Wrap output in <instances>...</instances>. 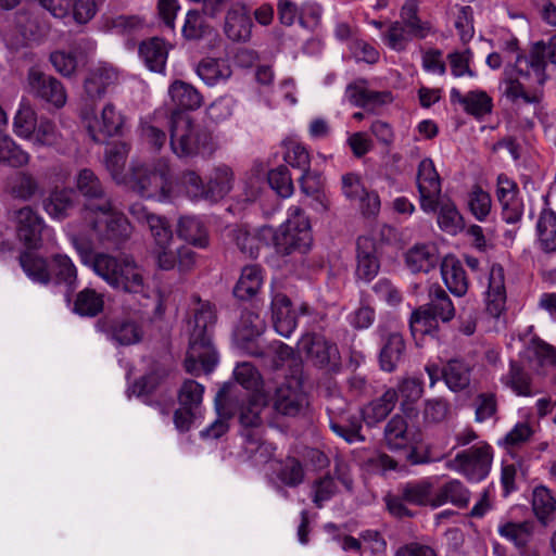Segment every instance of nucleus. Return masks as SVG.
I'll use <instances>...</instances> for the list:
<instances>
[{
	"label": "nucleus",
	"mask_w": 556,
	"mask_h": 556,
	"mask_svg": "<svg viewBox=\"0 0 556 556\" xmlns=\"http://www.w3.org/2000/svg\"><path fill=\"white\" fill-rule=\"evenodd\" d=\"M217 315L208 302L198 301L193 316L188 321L189 343L185 369L193 376L210 374L218 364V353L213 342V330Z\"/></svg>",
	"instance_id": "f257e3e1"
},
{
	"label": "nucleus",
	"mask_w": 556,
	"mask_h": 556,
	"mask_svg": "<svg viewBox=\"0 0 556 556\" xmlns=\"http://www.w3.org/2000/svg\"><path fill=\"white\" fill-rule=\"evenodd\" d=\"M83 218L92 238L101 245L119 249L132 235L131 224L122 212L113 207L110 200L99 205H86Z\"/></svg>",
	"instance_id": "f03ea898"
},
{
	"label": "nucleus",
	"mask_w": 556,
	"mask_h": 556,
	"mask_svg": "<svg viewBox=\"0 0 556 556\" xmlns=\"http://www.w3.org/2000/svg\"><path fill=\"white\" fill-rule=\"evenodd\" d=\"M260 233L263 238H269V242L278 253L286 255L294 251H307L313 241L311 223L298 206L288 210L287 220L277 230L270 226H264L260 229Z\"/></svg>",
	"instance_id": "7ed1b4c3"
},
{
	"label": "nucleus",
	"mask_w": 556,
	"mask_h": 556,
	"mask_svg": "<svg viewBox=\"0 0 556 556\" xmlns=\"http://www.w3.org/2000/svg\"><path fill=\"white\" fill-rule=\"evenodd\" d=\"M169 131L170 149L178 157L195 156L208 149L210 135L185 113H172Z\"/></svg>",
	"instance_id": "20e7f679"
},
{
	"label": "nucleus",
	"mask_w": 556,
	"mask_h": 556,
	"mask_svg": "<svg viewBox=\"0 0 556 556\" xmlns=\"http://www.w3.org/2000/svg\"><path fill=\"white\" fill-rule=\"evenodd\" d=\"M71 242L81 264L91 268L97 276L112 288L118 282V274L126 261L131 257L129 255L114 256L104 252H96L92 240L78 233L71 235Z\"/></svg>",
	"instance_id": "39448f33"
},
{
	"label": "nucleus",
	"mask_w": 556,
	"mask_h": 556,
	"mask_svg": "<svg viewBox=\"0 0 556 556\" xmlns=\"http://www.w3.org/2000/svg\"><path fill=\"white\" fill-rule=\"evenodd\" d=\"M131 187L143 198L168 199L174 188L168 161L160 159L153 164L135 167Z\"/></svg>",
	"instance_id": "423d86ee"
},
{
	"label": "nucleus",
	"mask_w": 556,
	"mask_h": 556,
	"mask_svg": "<svg viewBox=\"0 0 556 556\" xmlns=\"http://www.w3.org/2000/svg\"><path fill=\"white\" fill-rule=\"evenodd\" d=\"M80 117L94 142H104L110 137L122 135L126 124L124 114L112 102L105 103L100 114L86 103Z\"/></svg>",
	"instance_id": "0eeeda50"
},
{
	"label": "nucleus",
	"mask_w": 556,
	"mask_h": 556,
	"mask_svg": "<svg viewBox=\"0 0 556 556\" xmlns=\"http://www.w3.org/2000/svg\"><path fill=\"white\" fill-rule=\"evenodd\" d=\"M493 450L485 442L464 450L453 459L445 463L447 469L464 475L469 481L479 482L486 478L491 470Z\"/></svg>",
	"instance_id": "6e6552de"
},
{
	"label": "nucleus",
	"mask_w": 556,
	"mask_h": 556,
	"mask_svg": "<svg viewBox=\"0 0 556 556\" xmlns=\"http://www.w3.org/2000/svg\"><path fill=\"white\" fill-rule=\"evenodd\" d=\"M25 89L34 98L56 109L63 108L67 101L62 83L35 66L28 70Z\"/></svg>",
	"instance_id": "1a4fd4ad"
},
{
	"label": "nucleus",
	"mask_w": 556,
	"mask_h": 556,
	"mask_svg": "<svg viewBox=\"0 0 556 556\" xmlns=\"http://www.w3.org/2000/svg\"><path fill=\"white\" fill-rule=\"evenodd\" d=\"M547 60L556 64V37L551 38L548 43L543 41L535 42L530 51L529 56H517L516 68L526 79L531 78L533 73V81L539 86H543L546 80L545 67Z\"/></svg>",
	"instance_id": "9d476101"
},
{
	"label": "nucleus",
	"mask_w": 556,
	"mask_h": 556,
	"mask_svg": "<svg viewBox=\"0 0 556 556\" xmlns=\"http://www.w3.org/2000/svg\"><path fill=\"white\" fill-rule=\"evenodd\" d=\"M416 184L419 192L420 208L425 213H434L441 194V177L430 157H424L417 166Z\"/></svg>",
	"instance_id": "9b49d317"
},
{
	"label": "nucleus",
	"mask_w": 556,
	"mask_h": 556,
	"mask_svg": "<svg viewBox=\"0 0 556 556\" xmlns=\"http://www.w3.org/2000/svg\"><path fill=\"white\" fill-rule=\"evenodd\" d=\"M265 327V321L258 314L243 311L233 332L237 348L248 355L262 356L263 348L257 340Z\"/></svg>",
	"instance_id": "f8f14e48"
},
{
	"label": "nucleus",
	"mask_w": 556,
	"mask_h": 556,
	"mask_svg": "<svg viewBox=\"0 0 556 556\" xmlns=\"http://www.w3.org/2000/svg\"><path fill=\"white\" fill-rule=\"evenodd\" d=\"M11 220L15 226L17 237L28 248H37L45 227L42 217L31 206H23L12 211Z\"/></svg>",
	"instance_id": "ddd939ff"
},
{
	"label": "nucleus",
	"mask_w": 556,
	"mask_h": 556,
	"mask_svg": "<svg viewBox=\"0 0 556 556\" xmlns=\"http://www.w3.org/2000/svg\"><path fill=\"white\" fill-rule=\"evenodd\" d=\"M531 78L526 79L521 73L516 68V61L514 65L506 66L505 78L503 80V94L511 102L522 100L526 103H538L540 96L533 91L535 87H540L533 81L532 70L529 68Z\"/></svg>",
	"instance_id": "4468645a"
},
{
	"label": "nucleus",
	"mask_w": 556,
	"mask_h": 556,
	"mask_svg": "<svg viewBox=\"0 0 556 556\" xmlns=\"http://www.w3.org/2000/svg\"><path fill=\"white\" fill-rule=\"evenodd\" d=\"M299 353L319 367H325L339 358L336 344L317 333L304 334L298 343Z\"/></svg>",
	"instance_id": "2eb2a0df"
},
{
	"label": "nucleus",
	"mask_w": 556,
	"mask_h": 556,
	"mask_svg": "<svg viewBox=\"0 0 556 556\" xmlns=\"http://www.w3.org/2000/svg\"><path fill=\"white\" fill-rule=\"evenodd\" d=\"M228 390V397L232 401L233 415L238 412L239 421L244 429L258 428L262 425L261 413L268 404L267 393L248 394L245 400H239L231 395V388Z\"/></svg>",
	"instance_id": "dca6fc26"
},
{
	"label": "nucleus",
	"mask_w": 556,
	"mask_h": 556,
	"mask_svg": "<svg viewBox=\"0 0 556 556\" xmlns=\"http://www.w3.org/2000/svg\"><path fill=\"white\" fill-rule=\"evenodd\" d=\"M118 80L119 73L113 65L99 63L88 71L84 81L85 96L88 100L101 99Z\"/></svg>",
	"instance_id": "f3484780"
},
{
	"label": "nucleus",
	"mask_w": 556,
	"mask_h": 556,
	"mask_svg": "<svg viewBox=\"0 0 556 556\" xmlns=\"http://www.w3.org/2000/svg\"><path fill=\"white\" fill-rule=\"evenodd\" d=\"M306 405V396L298 380H288L277 388L274 397V407L279 414L296 416Z\"/></svg>",
	"instance_id": "a211bd4d"
},
{
	"label": "nucleus",
	"mask_w": 556,
	"mask_h": 556,
	"mask_svg": "<svg viewBox=\"0 0 556 556\" xmlns=\"http://www.w3.org/2000/svg\"><path fill=\"white\" fill-rule=\"evenodd\" d=\"M4 191L14 200L30 202L43 194L38 178L29 170H17L7 178Z\"/></svg>",
	"instance_id": "6ab92c4d"
},
{
	"label": "nucleus",
	"mask_w": 556,
	"mask_h": 556,
	"mask_svg": "<svg viewBox=\"0 0 556 556\" xmlns=\"http://www.w3.org/2000/svg\"><path fill=\"white\" fill-rule=\"evenodd\" d=\"M486 311L498 318L506 308L505 271L500 264H493L488 275L485 291Z\"/></svg>",
	"instance_id": "aec40b11"
},
{
	"label": "nucleus",
	"mask_w": 556,
	"mask_h": 556,
	"mask_svg": "<svg viewBox=\"0 0 556 556\" xmlns=\"http://www.w3.org/2000/svg\"><path fill=\"white\" fill-rule=\"evenodd\" d=\"M253 23L249 10L243 3H233L227 11L224 31L236 42H245L251 38Z\"/></svg>",
	"instance_id": "412c9836"
},
{
	"label": "nucleus",
	"mask_w": 556,
	"mask_h": 556,
	"mask_svg": "<svg viewBox=\"0 0 556 556\" xmlns=\"http://www.w3.org/2000/svg\"><path fill=\"white\" fill-rule=\"evenodd\" d=\"M104 332L116 345L127 346L139 343L143 338L142 327L130 317H119L105 324Z\"/></svg>",
	"instance_id": "4be33fe9"
},
{
	"label": "nucleus",
	"mask_w": 556,
	"mask_h": 556,
	"mask_svg": "<svg viewBox=\"0 0 556 556\" xmlns=\"http://www.w3.org/2000/svg\"><path fill=\"white\" fill-rule=\"evenodd\" d=\"M273 324L276 332L289 338L298 326L296 313L291 307L290 299L282 293H276L271 300Z\"/></svg>",
	"instance_id": "5701e85b"
},
{
	"label": "nucleus",
	"mask_w": 556,
	"mask_h": 556,
	"mask_svg": "<svg viewBox=\"0 0 556 556\" xmlns=\"http://www.w3.org/2000/svg\"><path fill=\"white\" fill-rule=\"evenodd\" d=\"M356 276L364 281L372 280L380 268L376 254V243L370 237L362 236L357 239Z\"/></svg>",
	"instance_id": "b1692460"
},
{
	"label": "nucleus",
	"mask_w": 556,
	"mask_h": 556,
	"mask_svg": "<svg viewBox=\"0 0 556 556\" xmlns=\"http://www.w3.org/2000/svg\"><path fill=\"white\" fill-rule=\"evenodd\" d=\"M450 98L452 103H459L467 114L477 118H481L492 112L493 100L483 90H472L462 94L457 88H452Z\"/></svg>",
	"instance_id": "393cba45"
},
{
	"label": "nucleus",
	"mask_w": 556,
	"mask_h": 556,
	"mask_svg": "<svg viewBox=\"0 0 556 556\" xmlns=\"http://www.w3.org/2000/svg\"><path fill=\"white\" fill-rule=\"evenodd\" d=\"M434 485L435 482L432 478H424L401 484L399 486V492L408 504L415 506H430L434 508Z\"/></svg>",
	"instance_id": "a878e982"
},
{
	"label": "nucleus",
	"mask_w": 556,
	"mask_h": 556,
	"mask_svg": "<svg viewBox=\"0 0 556 556\" xmlns=\"http://www.w3.org/2000/svg\"><path fill=\"white\" fill-rule=\"evenodd\" d=\"M168 96L174 112L193 111L203 103L201 93L190 84L182 80H175L168 87Z\"/></svg>",
	"instance_id": "bb28decb"
},
{
	"label": "nucleus",
	"mask_w": 556,
	"mask_h": 556,
	"mask_svg": "<svg viewBox=\"0 0 556 556\" xmlns=\"http://www.w3.org/2000/svg\"><path fill=\"white\" fill-rule=\"evenodd\" d=\"M215 405L218 416L215 421L200 432L203 439H218L228 431V420L233 416V410L227 388H223L217 393Z\"/></svg>",
	"instance_id": "cd10ccee"
},
{
	"label": "nucleus",
	"mask_w": 556,
	"mask_h": 556,
	"mask_svg": "<svg viewBox=\"0 0 556 556\" xmlns=\"http://www.w3.org/2000/svg\"><path fill=\"white\" fill-rule=\"evenodd\" d=\"M498 534L513 543L519 551H526L533 540L535 523L531 520L503 521L497 527Z\"/></svg>",
	"instance_id": "c85d7f7f"
},
{
	"label": "nucleus",
	"mask_w": 556,
	"mask_h": 556,
	"mask_svg": "<svg viewBox=\"0 0 556 556\" xmlns=\"http://www.w3.org/2000/svg\"><path fill=\"white\" fill-rule=\"evenodd\" d=\"M235 174L225 164L215 166L208 174L206 185V200L216 202L225 198L232 189Z\"/></svg>",
	"instance_id": "c756f323"
},
{
	"label": "nucleus",
	"mask_w": 556,
	"mask_h": 556,
	"mask_svg": "<svg viewBox=\"0 0 556 556\" xmlns=\"http://www.w3.org/2000/svg\"><path fill=\"white\" fill-rule=\"evenodd\" d=\"M397 399L399 394L395 389H387L381 396L370 401L362 408L363 420L370 427L381 422L393 410Z\"/></svg>",
	"instance_id": "7c9ffc66"
},
{
	"label": "nucleus",
	"mask_w": 556,
	"mask_h": 556,
	"mask_svg": "<svg viewBox=\"0 0 556 556\" xmlns=\"http://www.w3.org/2000/svg\"><path fill=\"white\" fill-rule=\"evenodd\" d=\"M441 276L451 293L463 296L468 290V278L463 264L454 256H445L441 263Z\"/></svg>",
	"instance_id": "2f4dec72"
},
{
	"label": "nucleus",
	"mask_w": 556,
	"mask_h": 556,
	"mask_svg": "<svg viewBox=\"0 0 556 556\" xmlns=\"http://www.w3.org/2000/svg\"><path fill=\"white\" fill-rule=\"evenodd\" d=\"M139 56L150 71L162 73L166 66L168 46L159 37L149 38L139 45Z\"/></svg>",
	"instance_id": "473e14b6"
},
{
	"label": "nucleus",
	"mask_w": 556,
	"mask_h": 556,
	"mask_svg": "<svg viewBox=\"0 0 556 556\" xmlns=\"http://www.w3.org/2000/svg\"><path fill=\"white\" fill-rule=\"evenodd\" d=\"M418 0H405L400 11L402 25L413 38L424 39L433 33L432 24L418 16Z\"/></svg>",
	"instance_id": "72a5a7b5"
},
{
	"label": "nucleus",
	"mask_w": 556,
	"mask_h": 556,
	"mask_svg": "<svg viewBox=\"0 0 556 556\" xmlns=\"http://www.w3.org/2000/svg\"><path fill=\"white\" fill-rule=\"evenodd\" d=\"M195 72L199 78L210 87L227 81L232 74L227 60L215 58L201 60L197 65Z\"/></svg>",
	"instance_id": "f704fd0d"
},
{
	"label": "nucleus",
	"mask_w": 556,
	"mask_h": 556,
	"mask_svg": "<svg viewBox=\"0 0 556 556\" xmlns=\"http://www.w3.org/2000/svg\"><path fill=\"white\" fill-rule=\"evenodd\" d=\"M74 205L75 191L72 188H55L43 202L47 214L58 220L66 218Z\"/></svg>",
	"instance_id": "c9c22d12"
},
{
	"label": "nucleus",
	"mask_w": 556,
	"mask_h": 556,
	"mask_svg": "<svg viewBox=\"0 0 556 556\" xmlns=\"http://www.w3.org/2000/svg\"><path fill=\"white\" fill-rule=\"evenodd\" d=\"M177 235L188 243L204 249L208 245V232L203 222L195 216H182L177 224Z\"/></svg>",
	"instance_id": "e433bc0d"
},
{
	"label": "nucleus",
	"mask_w": 556,
	"mask_h": 556,
	"mask_svg": "<svg viewBox=\"0 0 556 556\" xmlns=\"http://www.w3.org/2000/svg\"><path fill=\"white\" fill-rule=\"evenodd\" d=\"M442 379L451 391H463L470 386L471 367L464 361L451 359L443 366Z\"/></svg>",
	"instance_id": "4c0bfd02"
},
{
	"label": "nucleus",
	"mask_w": 556,
	"mask_h": 556,
	"mask_svg": "<svg viewBox=\"0 0 556 556\" xmlns=\"http://www.w3.org/2000/svg\"><path fill=\"white\" fill-rule=\"evenodd\" d=\"M438 262V251L432 244L415 245L406 253V264L413 273H428Z\"/></svg>",
	"instance_id": "58836bf2"
},
{
	"label": "nucleus",
	"mask_w": 556,
	"mask_h": 556,
	"mask_svg": "<svg viewBox=\"0 0 556 556\" xmlns=\"http://www.w3.org/2000/svg\"><path fill=\"white\" fill-rule=\"evenodd\" d=\"M165 116V110H157L153 116L141 123V139L154 150H160L167 141V136L163 130Z\"/></svg>",
	"instance_id": "ea45409f"
},
{
	"label": "nucleus",
	"mask_w": 556,
	"mask_h": 556,
	"mask_svg": "<svg viewBox=\"0 0 556 556\" xmlns=\"http://www.w3.org/2000/svg\"><path fill=\"white\" fill-rule=\"evenodd\" d=\"M50 273L51 278L53 277L56 283L64 285L67 288V292H72L77 287V268L67 255H53Z\"/></svg>",
	"instance_id": "a19ab883"
},
{
	"label": "nucleus",
	"mask_w": 556,
	"mask_h": 556,
	"mask_svg": "<svg viewBox=\"0 0 556 556\" xmlns=\"http://www.w3.org/2000/svg\"><path fill=\"white\" fill-rule=\"evenodd\" d=\"M30 154L17 144L8 134L0 131V164L22 168L29 164Z\"/></svg>",
	"instance_id": "79ce46f5"
},
{
	"label": "nucleus",
	"mask_w": 556,
	"mask_h": 556,
	"mask_svg": "<svg viewBox=\"0 0 556 556\" xmlns=\"http://www.w3.org/2000/svg\"><path fill=\"white\" fill-rule=\"evenodd\" d=\"M113 288L129 293L144 292L143 270L132 257L126 261L118 274V282L115 283Z\"/></svg>",
	"instance_id": "37998d69"
},
{
	"label": "nucleus",
	"mask_w": 556,
	"mask_h": 556,
	"mask_svg": "<svg viewBox=\"0 0 556 556\" xmlns=\"http://www.w3.org/2000/svg\"><path fill=\"white\" fill-rule=\"evenodd\" d=\"M26 140L35 148H52L61 143L62 134L52 121L47 117H40Z\"/></svg>",
	"instance_id": "c03bdc74"
},
{
	"label": "nucleus",
	"mask_w": 556,
	"mask_h": 556,
	"mask_svg": "<svg viewBox=\"0 0 556 556\" xmlns=\"http://www.w3.org/2000/svg\"><path fill=\"white\" fill-rule=\"evenodd\" d=\"M262 285V269L257 265L245 266L235 286L233 294L240 300H250L260 291Z\"/></svg>",
	"instance_id": "a18cd8bd"
},
{
	"label": "nucleus",
	"mask_w": 556,
	"mask_h": 556,
	"mask_svg": "<svg viewBox=\"0 0 556 556\" xmlns=\"http://www.w3.org/2000/svg\"><path fill=\"white\" fill-rule=\"evenodd\" d=\"M405 352V342L399 332H392L387 337L383 344L379 361L382 370L391 372L401 362Z\"/></svg>",
	"instance_id": "49530a36"
},
{
	"label": "nucleus",
	"mask_w": 556,
	"mask_h": 556,
	"mask_svg": "<svg viewBox=\"0 0 556 556\" xmlns=\"http://www.w3.org/2000/svg\"><path fill=\"white\" fill-rule=\"evenodd\" d=\"M384 440L392 451L405 450L410 445L406 420L399 415L393 416L384 428Z\"/></svg>",
	"instance_id": "de8ad7c7"
},
{
	"label": "nucleus",
	"mask_w": 556,
	"mask_h": 556,
	"mask_svg": "<svg viewBox=\"0 0 556 556\" xmlns=\"http://www.w3.org/2000/svg\"><path fill=\"white\" fill-rule=\"evenodd\" d=\"M437 222L441 230L448 235H457L464 228L463 216L456 205L450 200H438Z\"/></svg>",
	"instance_id": "09e8293b"
},
{
	"label": "nucleus",
	"mask_w": 556,
	"mask_h": 556,
	"mask_svg": "<svg viewBox=\"0 0 556 556\" xmlns=\"http://www.w3.org/2000/svg\"><path fill=\"white\" fill-rule=\"evenodd\" d=\"M538 241L545 252L556 251V214L551 210L541 212L536 223Z\"/></svg>",
	"instance_id": "8fccbe9b"
},
{
	"label": "nucleus",
	"mask_w": 556,
	"mask_h": 556,
	"mask_svg": "<svg viewBox=\"0 0 556 556\" xmlns=\"http://www.w3.org/2000/svg\"><path fill=\"white\" fill-rule=\"evenodd\" d=\"M532 509L543 526L552 521L556 511V500L547 488L541 485L533 490Z\"/></svg>",
	"instance_id": "3c124183"
},
{
	"label": "nucleus",
	"mask_w": 556,
	"mask_h": 556,
	"mask_svg": "<svg viewBox=\"0 0 556 556\" xmlns=\"http://www.w3.org/2000/svg\"><path fill=\"white\" fill-rule=\"evenodd\" d=\"M469 502V491L465 485L456 479H453L443 484L435 493L434 508H438L446 503H452L458 507L467 506Z\"/></svg>",
	"instance_id": "603ef678"
},
{
	"label": "nucleus",
	"mask_w": 556,
	"mask_h": 556,
	"mask_svg": "<svg viewBox=\"0 0 556 556\" xmlns=\"http://www.w3.org/2000/svg\"><path fill=\"white\" fill-rule=\"evenodd\" d=\"M299 184L301 191L316 202L315 210L325 211L328 208L326 197L321 192V175L318 172L312 170L311 167L302 170Z\"/></svg>",
	"instance_id": "864d4df0"
},
{
	"label": "nucleus",
	"mask_w": 556,
	"mask_h": 556,
	"mask_svg": "<svg viewBox=\"0 0 556 556\" xmlns=\"http://www.w3.org/2000/svg\"><path fill=\"white\" fill-rule=\"evenodd\" d=\"M429 303L425 305L438 319L443 323L452 320L455 307L447 293L440 286H432L429 290Z\"/></svg>",
	"instance_id": "5fc2aeb1"
},
{
	"label": "nucleus",
	"mask_w": 556,
	"mask_h": 556,
	"mask_svg": "<svg viewBox=\"0 0 556 556\" xmlns=\"http://www.w3.org/2000/svg\"><path fill=\"white\" fill-rule=\"evenodd\" d=\"M103 294L94 289L85 288L77 293L73 311L80 316L94 317L103 311Z\"/></svg>",
	"instance_id": "6e6d98bb"
},
{
	"label": "nucleus",
	"mask_w": 556,
	"mask_h": 556,
	"mask_svg": "<svg viewBox=\"0 0 556 556\" xmlns=\"http://www.w3.org/2000/svg\"><path fill=\"white\" fill-rule=\"evenodd\" d=\"M20 264L34 282L47 285L51 281V273L47 261L31 252H25L20 257Z\"/></svg>",
	"instance_id": "4d7b16f0"
},
{
	"label": "nucleus",
	"mask_w": 556,
	"mask_h": 556,
	"mask_svg": "<svg viewBox=\"0 0 556 556\" xmlns=\"http://www.w3.org/2000/svg\"><path fill=\"white\" fill-rule=\"evenodd\" d=\"M38 122L39 118L35 109L27 100L22 99L13 118V130L15 135L26 140Z\"/></svg>",
	"instance_id": "13d9d810"
},
{
	"label": "nucleus",
	"mask_w": 556,
	"mask_h": 556,
	"mask_svg": "<svg viewBox=\"0 0 556 556\" xmlns=\"http://www.w3.org/2000/svg\"><path fill=\"white\" fill-rule=\"evenodd\" d=\"M502 382L519 396H532L535 393L529 374L516 363H510L508 372L502 377Z\"/></svg>",
	"instance_id": "bf43d9fd"
},
{
	"label": "nucleus",
	"mask_w": 556,
	"mask_h": 556,
	"mask_svg": "<svg viewBox=\"0 0 556 556\" xmlns=\"http://www.w3.org/2000/svg\"><path fill=\"white\" fill-rule=\"evenodd\" d=\"M534 434V429L529 421L517 422L504 438L498 440V445L508 453H514L527 444Z\"/></svg>",
	"instance_id": "052dcab7"
},
{
	"label": "nucleus",
	"mask_w": 556,
	"mask_h": 556,
	"mask_svg": "<svg viewBox=\"0 0 556 556\" xmlns=\"http://www.w3.org/2000/svg\"><path fill=\"white\" fill-rule=\"evenodd\" d=\"M236 381L247 390L248 394L267 393L263 387V380L258 370L248 362L237 365L233 370Z\"/></svg>",
	"instance_id": "680f3d73"
},
{
	"label": "nucleus",
	"mask_w": 556,
	"mask_h": 556,
	"mask_svg": "<svg viewBox=\"0 0 556 556\" xmlns=\"http://www.w3.org/2000/svg\"><path fill=\"white\" fill-rule=\"evenodd\" d=\"M128 155V147L125 143H114L106 149L105 165L111 176L118 184L125 182L123 170Z\"/></svg>",
	"instance_id": "e2e57ef3"
},
{
	"label": "nucleus",
	"mask_w": 556,
	"mask_h": 556,
	"mask_svg": "<svg viewBox=\"0 0 556 556\" xmlns=\"http://www.w3.org/2000/svg\"><path fill=\"white\" fill-rule=\"evenodd\" d=\"M76 190L86 199H102L104 189L98 176L89 168L80 169L75 177Z\"/></svg>",
	"instance_id": "0e129e2a"
},
{
	"label": "nucleus",
	"mask_w": 556,
	"mask_h": 556,
	"mask_svg": "<svg viewBox=\"0 0 556 556\" xmlns=\"http://www.w3.org/2000/svg\"><path fill=\"white\" fill-rule=\"evenodd\" d=\"M438 320L425 305L419 307L410 316L409 327L412 334L415 338L425 334L433 336L438 329Z\"/></svg>",
	"instance_id": "69168bd1"
},
{
	"label": "nucleus",
	"mask_w": 556,
	"mask_h": 556,
	"mask_svg": "<svg viewBox=\"0 0 556 556\" xmlns=\"http://www.w3.org/2000/svg\"><path fill=\"white\" fill-rule=\"evenodd\" d=\"M346 98L356 106L365 108L371 103L383 102L387 93L372 91L366 88L364 81H356L348 86Z\"/></svg>",
	"instance_id": "338daca9"
},
{
	"label": "nucleus",
	"mask_w": 556,
	"mask_h": 556,
	"mask_svg": "<svg viewBox=\"0 0 556 556\" xmlns=\"http://www.w3.org/2000/svg\"><path fill=\"white\" fill-rule=\"evenodd\" d=\"M233 239L240 251L252 258L257 257L262 244H269V238H263L260 231L252 235L243 228L233 230Z\"/></svg>",
	"instance_id": "774afa93"
}]
</instances>
